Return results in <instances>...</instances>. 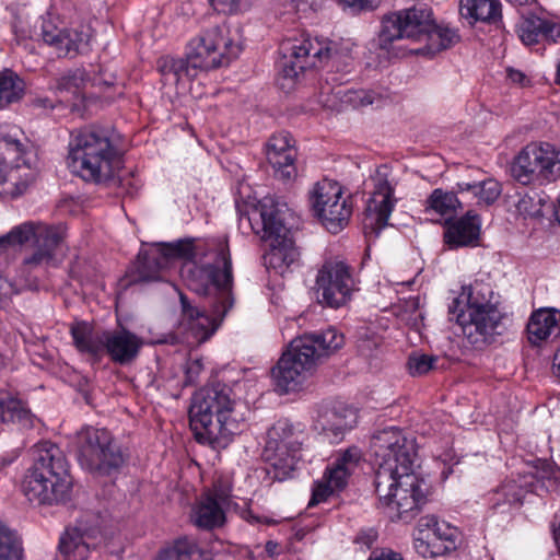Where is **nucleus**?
Returning <instances> with one entry per match:
<instances>
[{"mask_svg":"<svg viewBox=\"0 0 560 560\" xmlns=\"http://www.w3.org/2000/svg\"><path fill=\"white\" fill-rule=\"evenodd\" d=\"M375 492L380 503L402 521L411 520L425 502L427 485L413 471L417 444L413 436L390 427L373 434Z\"/></svg>","mask_w":560,"mask_h":560,"instance_id":"1","label":"nucleus"},{"mask_svg":"<svg viewBox=\"0 0 560 560\" xmlns=\"http://www.w3.org/2000/svg\"><path fill=\"white\" fill-rule=\"evenodd\" d=\"M375 492L380 503L402 521L411 520L425 502L427 485L413 471L417 444L413 436L390 427L373 434Z\"/></svg>","mask_w":560,"mask_h":560,"instance_id":"2","label":"nucleus"},{"mask_svg":"<svg viewBox=\"0 0 560 560\" xmlns=\"http://www.w3.org/2000/svg\"><path fill=\"white\" fill-rule=\"evenodd\" d=\"M207 260L200 264L188 262L182 270L187 287L199 295H213L211 315L192 306L185 295H180L183 320L186 329L197 342L208 340L233 307V271L230 248L225 240L212 244Z\"/></svg>","mask_w":560,"mask_h":560,"instance_id":"3","label":"nucleus"},{"mask_svg":"<svg viewBox=\"0 0 560 560\" xmlns=\"http://www.w3.org/2000/svg\"><path fill=\"white\" fill-rule=\"evenodd\" d=\"M248 408L236 399L230 386L213 383L200 388L189 409L190 428L199 443L226 447L246 427Z\"/></svg>","mask_w":560,"mask_h":560,"instance_id":"4","label":"nucleus"},{"mask_svg":"<svg viewBox=\"0 0 560 560\" xmlns=\"http://www.w3.org/2000/svg\"><path fill=\"white\" fill-rule=\"evenodd\" d=\"M343 343V335L335 328L305 334L292 340L289 349L271 370L276 389L281 394L299 389L319 360L337 352Z\"/></svg>","mask_w":560,"mask_h":560,"instance_id":"5","label":"nucleus"},{"mask_svg":"<svg viewBox=\"0 0 560 560\" xmlns=\"http://www.w3.org/2000/svg\"><path fill=\"white\" fill-rule=\"evenodd\" d=\"M287 211L285 203L266 196L250 211L240 217L241 228H249L268 243L265 265L279 273H283L300 256L291 231L284 224Z\"/></svg>","mask_w":560,"mask_h":560,"instance_id":"6","label":"nucleus"},{"mask_svg":"<svg viewBox=\"0 0 560 560\" xmlns=\"http://www.w3.org/2000/svg\"><path fill=\"white\" fill-rule=\"evenodd\" d=\"M33 465L22 480V492L31 502L54 504L70 498L72 478L69 464L59 446L44 441L34 445Z\"/></svg>","mask_w":560,"mask_h":560,"instance_id":"7","label":"nucleus"},{"mask_svg":"<svg viewBox=\"0 0 560 560\" xmlns=\"http://www.w3.org/2000/svg\"><path fill=\"white\" fill-rule=\"evenodd\" d=\"M242 47L234 42L225 25H215L203 30L187 46V58H165L160 69L165 75H172L176 83L197 77L200 70H211L228 66L235 59Z\"/></svg>","mask_w":560,"mask_h":560,"instance_id":"8","label":"nucleus"},{"mask_svg":"<svg viewBox=\"0 0 560 560\" xmlns=\"http://www.w3.org/2000/svg\"><path fill=\"white\" fill-rule=\"evenodd\" d=\"M491 294L488 284L476 281L464 285L448 306L452 319L455 318L469 342L477 347L491 342L503 328L504 316L491 302Z\"/></svg>","mask_w":560,"mask_h":560,"instance_id":"9","label":"nucleus"},{"mask_svg":"<svg viewBox=\"0 0 560 560\" xmlns=\"http://www.w3.org/2000/svg\"><path fill=\"white\" fill-rule=\"evenodd\" d=\"M109 128L90 126L79 130L69 142L68 165L85 182L105 183L114 177L118 162Z\"/></svg>","mask_w":560,"mask_h":560,"instance_id":"10","label":"nucleus"},{"mask_svg":"<svg viewBox=\"0 0 560 560\" xmlns=\"http://www.w3.org/2000/svg\"><path fill=\"white\" fill-rule=\"evenodd\" d=\"M67 238V228L63 224L47 225L42 222H24L12 228L5 235L0 236V252L15 246H22L33 241L31 255L23 259L21 272L31 273L39 268L54 264L58 248Z\"/></svg>","mask_w":560,"mask_h":560,"instance_id":"11","label":"nucleus"},{"mask_svg":"<svg viewBox=\"0 0 560 560\" xmlns=\"http://www.w3.org/2000/svg\"><path fill=\"white\" fill-rule=\"evenodd\" d=\"M28 141L19 127H0V197L23 195L36 178L27 160Z\"/></svg>","mask_w":560,"mask_h":560,"instance_id":"12","label":"nucleus"},{"mask_svg":"<svg viewBox=\"0 0 560 560\" xmlns=\"http://www.w3.org/2000/svg\"><path fill=\"white\" fill-rule=\"evenodd\" d=\"M70 332L80 352L92 357L105 352L114 363L120 365L132 362L142 346L141 339L125 328L97 334L88 323L81 322L72 325Z\"/></svg>","mask_w":560,"mask_h":560,"instance_id":"13","label":"nucleus"},{"mask_svg":"<svg viewBox=\"0 0 560 560\" xmlns=\"http://www.w3.org/2000/svg\"><path fill=\"white\" fill-rule=\"evenodd\" d=\"M200 256H203L202 249L189 238L154 244L148 250L139 253L132 282L162 281L163 272L171 267L173 260H185L183 269L188 262L198 264L196 259Z\"/></svg>","mask_w":560,"mask_h":560,"instance_id":"14","label":"nucleus"},{"mask_svg":"<svg viewBox=\"0 0 560 560\" xmlns=\"http://www.w3.org/2000/svg\"><path fill=\"white\" fill-rule=\"evenodd\" d=\"M78 460L91 472L109 475L125 462L120 447L106 429L83 428L77 436Z\"/></svg>","mask_w":560,"mask_h":560,"instance_id":"15","label":"nucleus"},{"mask_svg":"<svg viewBox=\"0 0 560 560\" xmlns=\"http://www.w3.org/2000/svg\"><path fill=\"white\" fill-rule=\"evenodd\" d=\"M512 176L521 184H544L560 178V150L550 143H529L515 158Z\"/></svg>","mask_w":560,"mask_h":560,"instance_id":"16","label":"nucleus"},{"mask_svg":"<svg viewBox=\"0 0 560 560\" xmlns=\"http://www.w3.org/2000/svg\"><path fill=\"white\" fill-rule=\"evenodd\" d=\"M310 205L313 214L331 233H338L349 222L352 205L343 197L339 183L330 179L317 182L310 190Z\"/></svg>","mask_w":560,"mask_h":560,"instance_id":"17","label":"nucleus"},{"mask_svg":"<svg viewBox=\"0 0 560 560\" xmlns=\"http://www.w3.org/2000/svg\"><path fill=\"white\" fill-rule=\"evenodd\" d=\"M281 50L283 52V74L291 79L307 69L324 66L335 55L330 43L308 36L283 40Z\"/></svg>","mask_w":560,"mask_h":560,"instance_id":"18","label":"nucleus"},{"mask_svg":"<svg viewBox=\"0 0 560 560\" xmlns=\"http://www.w3.org/2000/svg\"><path fill=\"white\" fill-rule=\"evenodd\" d=\"M432 21V11L427 7H413L387 15L382 21L378 46L388 50L389 45L397 39L422 40Z\"/></svg>","mask_w":560,"mask_h":560,"instance_id":"19","label":"nucleus"},{"mask_svg":"<svg viewBox=\"0 0 560 560\" xmlns=\"http://www.w3.org/2000/svg\"><path fill=\"white\" fill-rule=\"evenodd\" d=\"M315 287L319 303L332 308L343 306L354 291L350 267L343 260H326L317 272Z\"/></svg>","mask_w":560,"mask_h":560,"instance_id":"20","label":"nucleus"},{"mask_svg":"<svg viewBox=\"0 0 560 560\" xmlns=\"http://www.w3.org/2000/svg\"><path fill=\"white\" fill-rule=\"evenodd\" d=\"M372 180L374 190L368 201L363 229L366 236L377 237L381 230L387 226L397 202L394 197L396 184L389 178V170L384 165L376 170Z\"/></svg>","mask_w":560,"mask_h":560,"instance_id":"21","label":"nucleus"},{"mask_svg":"<svg viewBox=\"0 0 560 560\" xmlns=\"http://www.w3.org/2000/svg\"><path fill=\"white\" fill-rule=\"evenodd\" d=\"M361 459L362 452L357 446L337 452L334 460L326 467L323 478L314 482L308 506L325 502L335 492L343 490Z\"/></svg>","mask_w":560,"mask_h":560,"instance_id":"22","label":"nucleus"},{"mask_svg":"<svg viewBox=\"0 0 560 560\" xmlns=\"http://www.w3.org/2000/svg\"><path fill=\"white\" fill-rule=\"evenodd\" d=\"M43 42L52 47L58 56H77L90 50L92 31L88 25L60 27L58 18L47 14L42 18L40 34Z\"/></svg>","mask_w":560,"mask_h":560,"instance_id":"23","label":"nucleus"},{"mask_svg":"<svg viewBox=\"0 0 560 560\" xmlns=\"http://www.w3.org/2000/svg\"><path fill=\"white\" fill-rule=\"evenodd\" d=\"M458 530L434 515L422 516L413 534V545L422 557H438L456 548Z\"/></svg>","mask_w":560,"mask_h":560,"instance_id":"24","label":"nucleus"},{"mask_svg":"<svg viewBox=\"0 0 560 560\" xmlns=\"http://www.w3.org/2000/svg\"><path fill=\"white\" fill-rule=\"evenodd\" d=\"M231 498L226 490L214 487L203 493L192 509V522L201 529H215L225 524V513L230 509Z\"/></svg>","mask_w":560,"mask_h":560,"instance_id":"25","label":"nucleus"},{"mask_svg":"<svg viewBox=\"0 0 560 560\" xmlns=\"http://www.w3.org/2000/svg\"><path fill=\"white\" fill-rule=\"evenodd\" d=\"M101 541L100 528L89 526L81 520L75 526L67 528L60 537L59 552L65 560H85L91 549L96 548Z\"/></svg>","mask_w":560,"mask_h":560,"instance_id":"26","label":"nucleus"},{"mask_svg":"<svg viewBox=\"0 0 560 560\" xmlns=\"http://www.w3.org/2000/svg\"><path fill=\"white\" fill-rule=\"evenodd\" d=\"M517 33L526 46L537 45L540 42L556 44L560 38V22L545 16V9L537 5L535 12L522 14Z\"/></svg>","mask_w":560,"mask_h":560,"instance_id":"27","label":"nucleus"},{"mask_svg":"<svg viewBox=\"0 0 560 560\" xmlns=\"http://www.w3.org/2000/svg\"><path fill=\"white\" fill-rule=\"evenodd\" d=\"M357 423L355 411L345 405L320 406L314 418V428L331 442L342 440Z\"/></svg>","mask_w":560,"mask_h":560,"instance_id":"28","label":"nucleus"},{"mask_svg":"<svg viewBox=\"0 0 560 560\" xmlns=\"http://www.w3.org/2000/svg\"><path fill=\"white\" fill-rule=\"evenodd\" d=\"M267 160L275 175L282 180H291L296 175V149L288 132L272 136L267 143Z\"/></svg>","mask_w":560,"mask_h":560,"instance_id":"29","label":"nucleus"},{"mask_svg":"<svg viewBox=\"0 0 560 560\" xmlns=\"http://www.w3.org/2000/svg\"><path fill=\"white\" fill-rule=\"evenodd\" d=\"M305 438L303 425H294L288 419H280L267 432L266 453H269V450L282 448L299 452Z\"/></svg>","mask_w":560,"mask_h":560,"instance_id":"30","label":"nucleus"},{"mask_svg":"<svg viewBox=\"0 0 560 560\" xmlns=\"http://www.w3.org/2000/svg\"><path fill=\"white\" fill-rule=\"evenodd\" d=\"M480 235V220L477 214L468 211L464 217L448 223L444 240L451 249L474 246Z\"/></svg>","mask_w":560,"mask_h":560,"instance_id":"31","label":"nucleus"},{"mask_svg":"<svg viewBox=\"0 0 560 560\" xmlns=\"http://www.w3.org/2000/svg\"><path fill=\"white\" fill-rule=\"evenodd\" d=\"M527 491L528 489L525 483L510 478L489 492L488 502L492 510L505 513L521 506L522 500Z\"/></svg>","mask_w":560,"mask_h":560,"instance_id":"32","label":"nucleus"},{"mask_svg":"<svg viewBox=\"0 0 560 560\" xmlns=\"http://www.w3.org/2000/svg\"><path fill=\"white\" fill-rule=\"evenodd\" d=\"M560 312L550 308H540L534 312L527 324L528 340L539 345L559 332Z\"/></svg>","mask_w":560,"mask_h":560,"instance_id":"33","label":"nucleus"},{"mask_svg":"<svg viewBox=\"0 0 560 560\" xmlns=\"http://www.w3.org/2000/svg\"><path fill=\"white\" fill-rule=\"evenodd\" d=\"M459 13L469 24L495 23L501 19L499 0H460Z\"/></svg>","mask_w":560,"mask_h":560,"instance_id":"34","label":"nucleus"},{"mask_svg":"<svg viewBox=\"0 0 560 560\" xmlns=\"http://www.w3.org/2000/svg\"><path fill=\"white\" fill-rule=\"evenodd\" d=\"M0 421L15 424L20 429H30L34 425L35 416L23 400L5 395L0 397Z\"/></svg>","mask_w":560,"mask_h":560,"instance_id":"35","label":"nucleus"},{"mask_svg":"<svg viewBox=\"0 0 560 560\" xmlns=\"http://www.w3.org/2000/svg\"><path fill=\"white\" fill-rule=\"evenodd\" d=\"M423 39H425L427 45L422 52L435 55L454 46L459 40V35L456 30L448 26L436 25L433 20Z\"/></svg>","mask_w":560,"mask_h":560,"instance_id":"36","label":"nucleus"},{"mask_svg":"<svg viewBox=\"0 0 560 560\" xmlns=\"http://www.w3.org/2000/svg\"><path fill=\"white\" fill-rule=\"evenodd\" d=\"M298 453L284 448L282 451L269 450V453H266V457L275 470L276 479L283 480L291 476L299 460Z\"/></svg>","mask_w":560,"mask_h":560,"instance_id":"37","label":"nucleus"},{"mask_svg":"<svg viewBox=\"0 0 560 560\" xmlns=\"http://www.w3.org/2000/svg\"><path fill=\"white\" fill-rule=\"evenodd\" d=\"M24 94L23 81L12 71L0 72V108L18 102Z\"/></svg>","mask_w":560,"mask_h":560,"instance_id":"38","label":"nucleus"},{"mask_svg":"<svg viewBox=\"0 0 560 560\" xmlns=\"http://www.w3.org/2000/svg\"><path fill=\"white\" fill-rule=\"evenodd\" d=\"M457 187L462 192H471L478 198L479 202H485L486 205L493 203L501 194L500 184L491 178L478 183L462 182L457 184Z\"/></svg>","mask_w":560,"mask_h":560,"instance_id":"39","label":"nucleus"},{"mask_svg":"<svg viewBox=\"0 0 560 560\" xmlns=\"http://www.w3.org/2000/svg\"><path fill=\"white\" fill-rule=\"evenodd\" d=\"M459 201L454 192L434 189L427 199L425 212H435L442 217L453 215Z\"/></svg>","mask_w":560,"mask_h":560,"instance_id":"40","label":"nucleus"},{"mask_svg":"<svg viewBox=\"0 0 560 560\" xmlns=\"http://www.w3.org/2000/svg\"><path fill=\"white\" fill-rule=\"evenodd\" d=\"M86 82V72L83 69H74L58 80L57 90L61 94L67 93L78 98L81 96Z\"/></svg>","mask_w":560,"mask_h":560,"instance_id":"41","label":"nucleus"},{"mask_svg":"<svg viewBox=\"0 0 560 560\" xmlns=\"http://www.w3.org/2000/svg\"><path fill=\"white\" fill-rule=\"evenodd\" d=\"M21 558L22 549L14 533L0 522V560H21Z\"/></svg>","mask_w":560,"mask_h":560,"instance_id":"42","label":"nucleus"},{"mask_svg":"<svg viewBox=\"0 0 560 560\" xmlns=\"http://www.w3.org/2000/svg\"><path fill=\"white\" fill-rule=\"evenodd\" d=\"M438 358L428 354H415L408 360L409 372L413 376H420L436 368Z\"/></svg>","mask_w":560,"mask_h":560,"instance_id":"43","label":"nucleus"},{"mask_svg":"<svg viewBox=\"0 0 560 560\" xmlns=\"http://www.w3.org/2000/svg\"><path fill=\"white\" fill-rule=\"evenodd\" d=\"M21 277L23 278L21 282L16 285L10 282L7 278L0 276V302L4 299L10 298L12 294L18 293L21 289L28 288L33 289L36 287L35 278L27 276L26 273L21 272Z\"/></svg>","mask_w":560,"mask_h":560,"instance_id":"44","label":"nucleus"},{"mask_svg":"<svg viewBox=\"0 0 560 560\" xmlns=\"http://www.w3.org/2000/svg\"><path fill=\"white\" fill-rule=\"evenodd\" d=\"M195 545L177 541L173 547L163 549L156 560H190Z\"/></svg>","mask_w":560,"mask_h":560,"instance_id":"45","label":"nucleus"},{"mask_svg":"<svg viewBox=\"0 0 560 560\" xmlns=\"http://www.w3.org/2000/svg\"><path fill=\"white\" fill-rule=\"evenodd\" d=\"M254 0H209L218 12L233 14L248 9Z\"/></svg>","mask_w":560,"mask_h":560,"instance_id":"46","label":"nucleus"},{"mask_svg":"<svg viewBox=\"0 0 560 560\" xmlns=\"http://www.w3.org/2000/svg\"><path fill=\"white\" fill-rule=\"evenodd\" d=\"M202 371V360L200 358H189L185 365L186 383L194 384Z\"/></svg>","mask_w":560,"mask_h":560,"instance_id":"47","label":"nucleus"},{"mask_svg":"<svg viewBox=\"0 0 560 560\" xmlns=\"http://www.w3.org/2000/svg\"><path fill=\"white\" fill-rule=\"evenodd\" d=\"M380 2L381 0H340L343 9H349L353 13L362 10H373Z\"/></svg>","mask_w":560,"mask_h":560,"instance_id":"48","label":"nucleus"},{"mask_svg":"<svg viewBox=\"0 0 560 560\" xmlns=\"http://www.w3.org/2000/svg\"><path fill=\"white\" fill-rule=\"evenodd\" d=\"M506 77L511 82L516 83L521 86H525L527 83H529V80L527 79L526 74L521 70L514 68L506 69Z\"/></svg>","mask_w":560,"mask_h":560,"instance_id":"49","label":"nucleus"},{"mask_svg":"<svg viewBox=\"0 0 560 560\" xmlns=\"http://www.w3.org/2000/svg\"><path fill=\"white\" fill-rule=\"evenodd\" d=\"M369 560H404L401 555L390 549L373 552Z\"/></svg>","mask_w":560,"mask_h":560,"instance_id":"50","label":"nucleus"},{"mask_svg":"<svg viewBox=\"0 0 560 560\" xmlns=\"http://www.w3.org/2000/svg\"><path fill=\"white\" fill-rule=\"evenodd\" d=\"M506 1L516 9H523V8L533 7V5L538 4V0H506Z\"/></svg>","mask_w":560,"mask_h":560,"instance_id":"51","label":"nucleus"},{"mask_svg":"<svg viewBox=\"0 0 560 560\" xmlns=\"http://www.w3.org/2000/svg\"><path fill=\"white\" fill-rule=\"evenodd\" d=\"M361 94H363V92H349L347 94V96H348L347 101L352 102V103L355 104V101L358 98L360 101L361 105H366V104H371L372 103V101L370 98L365 100V98L361 97Z\"/></svg>","mask_w":560,"mask_h":560,"instance_id":"52","label":"nucleus"},{"mask_svg":"<svg viewBox=\"0 0 560 560\" xmlns=\"http://www.w3.org/2000/svg\"><path fill=\"white\" fill-rule=\"evenodd\" d=\"M376 346L375 342H372L370 340H362L359 345H358V349L359 351L361 352V354L363 355H369L368 353V350H370L371 346Z\"/></svg>","mask_w":560,"mask_h":560,"instance_id":"53","label":"nucleus"},{"mask_svg":"<svg viewBox=\"0 0 560 560\" xmlns=\"http://www.w3.org/2000/svg\"><path fill=\"white\" fill-rule=\"evenodd\" d=\"M277 548H278V544L277 542H273V541H267L266 544V551L270 555V556H273L277 551Z\"/></svg>","mask_w":560,"mask_h":560,"instance_id":"54","label":"nucleus"},{"mask_svg":"<svg viewBox=\"0 0 560 560\" xmlns=\"http://www.w3.org/2000/svg\"><path fill=\"white\" fill-rule=\"evenodd\" d=\"M526 476H523L522 479H518L517 481L521 483H525L527 486V482L525 481Z\"/></svg>","mask_w":560,"mask_h":560,"instance_id":"55","label":"nucleus"},{"mask_svg":"<svg viewBox=\"0 0 560 560\" xmlns=\"http://www.w3.org/2000/svg\"><path fill=\"white\" fill-rule=\"evenodd\" d=\"M526 476H523L522 479H518L517 481L521 483H525L527 486V482L525 481Z\"/></svg>","mask_w":560,"mask_h":560,"instance_id":"56","label":"nucleus"}]
</instances>
